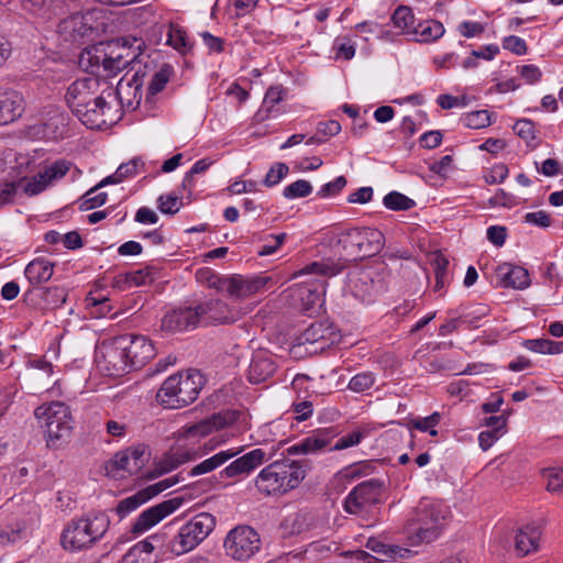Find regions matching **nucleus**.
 <instances>
[{"instance_id":"nucleus-27","label":"nucleus","mask_w":563,"mask_h":563,"mask_svg":"<svg viewBox=\"0 0 563 563\" xmlns=\"http://www.w3.org/2000/svg\"><path fill=\"white\" fill-rule=\"evenodd\" d=\"M496 278L500 286L525 289L530 285L529 273L521 266L503 263L496 268Z\"/></svg>"},{"instance_id":"nucleus-19","label":"nucleus","mask_w":563,"mask_h":563,"mask_svg":"<svg viewBox=\"0 0 563 563\" xmlns=\"http://www.w3.org/2000/svg\"><path fill=\"white\" fill-rule=\"evenodd\" d=\"M177 482V477L173 476L140 489L135 494L119 501L115 508L117 515L122 518L128 516L158 494L174 486Z\"/></svg>"},{"instance_id":"nucleus-11","label":"nucleus","mask_w":563,"mask_h":563,"mask_svg":"<svg viewBox=\"0 0 563 563\" xmlns=\"http://www.w3.org/2000/svg\"><path fill=\"white\" fill-rule=\"evenodd\" d=\"M239 418L236 411H224L211 417L201 419L195 423H187L179 428L175 433L177 441H187L190 443L199 442L201 439L210 437L225 428L232 426Z\"/></svg>"},{"instance_id":"nucleus-30","label":"nucleus","mask_w":563,"mask_h":563,"mask_svg":"<svg viewBox=\"0 0 563 563\" xmlns=\"http://www.w3.org/2000/svg\"><path fill=\"white\" fill-rule=\"evenodd\" d=\"M275 372V364L272 356L264 352H256L249 367V380L254 384L262 383L273 375Z\"/></svg>"},{"instance_id":"nucleus-42","label":"nucleus","mask_w":563,"mask_h":563,"mask_svg":"<svg viewBox=\"0 0 563 563\" xmlns=\"http://www.w3.org/2000/svg\"><path fill=\"white\" fill-rule=\"evenodd\" d=\"M260 0H230L227 14L230 20H238L255 10Z\"/></svg>"},{"instance_id":"nucleus-51","label":"nucleus","mask_w":563,"mask_h":563,"mask_svg":"<svg viewBox=\"0 0 563 563\" xmlns=\"http://www.w3.org/2000/svg\"><path fill=\"white\" fill-rule=\"evenodd\" d=\"M23 8L36 15H48L55 5V0H23Z\"/></svg>"},{"instance_id":"nucleus-6","label":"nucleus","mask_w":563,"mask_h":563,"mask_svg":"<svg viewBox=\"0 0 563 563\" xmlns=\"http://www.w3.org/2000/svg\"><path fill=\"white\" fill-rule=\"evenodd\" d=\"M203 385V377L197 371L170 375L157 391V400L166 408L176 409L194 402Z\"/></svg>"},{"instance_id":"nucleus-20","label":"nucleus","mask_w":563,"mask_h":563,"mask_svg":"<svg viewBox=\"0 0 563 563\" xmlns=\"http://www.w3.org/2000/svg\"><path fill=\"white\" fill-rule=\"evenodd\" d=\"M142 79L135 74L131 78H122L117 85L115 92L112 91V98H107L112 104L121 110H135L142 100Z\"/></svg>"},{"instance_id":"nucleus-28","label":"nucleus","mask_w":563,"mask_h":563,"mask_svg":"<svg viewBox=\"0 0 563 563\" xmlns=\"http://www.w3.org/2000/svg\"><path fill=\"white\" fill-rule=\"evenodd\" d=\"M24 108V100L15 90L0 91V124H8L19 118Z\"/></svg>"},{"instance_id":"nucleus-47","label":"nucleus","mask_w":563,"mask_h":563,"mask_svg":"<svg viewBox=\"0 0 563 563\" xmlns=\"http://www.w3.org/2000/svg\"><path fill=\"white\" fill-rule=\"evenodd\" d=\"M24 525L18 522L12 526L0 528V547L13 544L22 539Z\"/></svg>"},{"instance_id":"nucleus-50","label":"nucleus","mask_w":563,"mask_h":563,"mask_svg":"<svg viewBox=\"0 0 563 563\" xmlns=\"http://www.w3.org/2000/svg\"><path fill=\"white\" fill-rule=\"evenodd\" d=\"M432 265L434 267L435 274V290L442 289L445 284L449 282L446 269L449 265V261L442 255H435Z\"/></svg>"},{"instance_id":"nucleus-18","label":"nucleus","mask_w":563,"mask_h":563,"mask_svg":"<svg viewBox=\"0 0 563 563\" xmlns=\"http://www.w3.org/2000/svg\"><path fill=\"white\" fill-rule=\"evenodd\" d=\"M382 484L369 479L357 485L345 498L344 509L352 515H360L379 501Z\"/></svg>"},{"instance_id":"nucleus-55","label":"nucleus","mask_w":563,"mask_h":563,"mask_svg":"<svg viewBox=\"0 0 563 563\" xmlns=\"http://www.w3.org/2000/svg\"><path fill=\"white\" fill-rule=\"evenodd\" d=\"M284 99V89L280 86L271 87L264 97L263 106L266 111V115L263 119L268 117V113L272 112L273 108L279 103Z\"/></svg>"},{"instance_id":"nucleus-24","label":"nucleus","mask_w":563,"mask_h":563,"mask_svg":"<svg viewBox=\"0 0 563 563\" xmlns=\"http://www.w3.org/2000/svg\"><path fill=\"white\" fill-rule=\"evenodd\" d=\"M198 324V313L189 307L172 310L162 320V329L172 333L188 331Z\"/></svg>"},{"instance_id":"nucleus-58","label":"nucleus","mask_w":563,"mask_h":563,"mask_svg":"<svg viewBox=\"0 0 563 563\" xmlns=\"http://www.w3.org/2000/svg\"><path fill=\"white\" fill-rule=\"evenodd\" d=\"M516 205H517L516 198L503 189H498L494 194V196H492L487 201V206L489 208H497V207L512 208Z\"/></svg>"},{"instance_id":"nucleus-10","label":"nucleus","mask_w":563,"mask_h":563,"mask_svg":"<svg viewBox=\"0 0 563 563\" xmlns=\"http://www.w3.org/2000/svg\"><path fill=\"white\" fill-rule=\"evenodd\" d=\"M339 243L353 257H367L380 251L384 235L377 229L354 228L340 234Z\"/></svg>"},{"instance_id":"nucleus-49","label":"nucleus","mask_w":563,"mask_h":563,"mask_svg":"<svg viewBox=\"0 0 563 563\" xmlns=\"http://www.w3.org/2000/svg\"><path fill=\"white\" fill-rule=\"evenodd\" d=\"M367 431L365 429H356L352 432L341 437L331 448V450L340 451L357 445L365 437Z\"/></svg>"},{"instance_id":"nucleus-60","label":"nucleus","mask_w":563,"mask_h":563,"mask_svg":"<svg viewBox=\"0 0 563 563\" xmlns=\"http://www.w3.org/2000/svg\"><path fill=\"white\" fill-rule=\"evenodd\" d=\"M456 30L461 36L472 38L479 36L485 31V25L479 22L463 21Z\"/></svg>"},{"instance_id":"nucleus-9","label":"nucleus","mask_w":563,"mask_h":563,"mask_svg":"<svg viewBox=\"0 0 563 563\" xmlns=\"http://www.w3.org/2000/svg\"><path fill=\"white\" fill-rule=\"evenodd\" d=\"M448 515V508L439 501L424 500L419 506V522L415 533L408 537L411 547L430 543L435 540Z\"/></svg>"},{"instance_id":"nucleus-53","label":"nucleus","mask_w":563,"mask_h":563,"mask_svg":"<svg viewBox=\"0 0 563 563\" xmlns=\"http://www.w3.org/2000/svg\"><path fill=\"white\" fill-rule=\"evenodd\" d=\"M375 383L372 373H361L352 377L349 383V388L355 393H362L369 389Z\"/></svg>"},{"instance_id":"nucleus-56","label":"nucleus","mask_w":563,"mask_h":563,"mask_svg":"<svg viewBox=\"0 0 563 563\" xmlns=\"http://www.w3.org/2000/svg\"><path fill=\"white\" fill-rule=\"evenodd\" d=\"M515 133L530 144L536 139V130L532 121L528 119L518 120L514 125Z\"/></svg>"},{"instance_id":"nucleus-25","label":"nucleus","mask_w":563,"mask_h":563,"mask_svg":"<svg viewBox=\"0 0 563 563\" xmlns=\"http://www.w3.org/2000/svg\"><path fill=\"white\" fill-rule=\"evenodd\" d=\"M200 322H233L238 319V313L231 310L227 303L221 300H209L195 308Z\"/></svg>"},{"instance_id":"nucleus-7","label":"nucleus","mask_w":563,"mask_h":563,"mask_svg":"<svg viewBox=\"0 0 563 563\" xmlns=\"http://www.w3.org/2000/svg\"><path fill=\"white\" fill-rule=\"evenodd\" d=\"M343 266L331 260H323L320 262H313L302 269L292 274L291 278H298L300 276L312 275L314 288L310 289L306 286H298L295 291L298 299L301 301L303 310L308 311L317 305H321V292L324 287V278H329L338 275L342 271Z\"/></svg>"},{"instance_id":"nucleus-54","label":"nucleus","mask_w":563,"mask_h":563,"mask_svg":"<svg viewBox=\"0 0 563 563\" xmlns=\"http://www.w3.org/2000/svg\"><path fill=\"white\" fill-rule=\"evenodd\" d=\"M167 43L175 49L184 53L187 49L186 33L178 26L170 25L168 30Z\"/></svg>"},{"instance_id":"nucleus-46","label":"nucleus","mask_w":563,"mask_h":563,"mask_svg":"<svg viewBox=\"0 0 563 563\" xmlns=\"http://www.w3.org/2000/svg\"><path fill=\"white\" fill-rule=\"evenodd\" d=\"M509 175V169L505 164H496L483 170V179L487 185H498L505 181Z\"/></svg>"},{"instance_id":"nucleus-32","label":"nucleus","mask_w":563,"mask_h":563,"mask_svg":"<svg viewBox=\"0 0 563 563\" xmlns=\"http://www.w3.org/2000/svg\"><path fill=\"white\" fill-rule=\"evenodd\" d=\"M240 452H241V450H235V449H228L224 451H220V452L216 453L214 455H212V456L203 460L202 462L198 463L197 465H195L190 470L189 474L191 476H198V475L210 473V472L217 470L218 467L222 466L224 463H227L229 460H231L232 457L238 455Z\"/></svg>"},{"instance_id":"nucleus-35","label":"nucleus","mask_w":563,"mask_h":563,"mask_svg":"<svg viewBox=\"0 0 563 563\" xmlns=\"http://www.w3.org/2000/svg\"><path fill=\"white\" fill-rule=\"evenodd\" d=\"M445 29L437 20H428L416 25L413 36L419 42H432L443 36Z\"/></svg>"},{"instance_id":"nucleus-33","label":"nucleus","mask_w":563,"mask_h":563,"mask_svg":"<svg viewBox=\"0 0 563 563\" xmlns=\"http://www.w3.org/2000/svg\"><path fill=\"white\" fill-rule=\"evenodd\" d=\"M54 265L44 258L32 261L25 268V276L33 285L46 283L53 275Z\"/></svg>"},{"instance_id":"nucleus-59","label":"nucleus","mask_w":563,"mask_h":563,"mask_svg":"<svg viewBox=\"0 0 563 563\" xmlns=\"http://www.w3.org/2000/svg\"><path fill=\"white\" fill-rule=\"evenodd\" d=\"M212 163L213 162L208 158L197 161L191 169L185 175L183 179V187L185 189H190L194 185V176L205 173L212 165Z\"/></svg>"},{"instance_id":"nucleus-1","label":"nucleus","mask_w":563,"mask_h":563,"mask_svg":"<svg viewBox=\"0 0 563 563\" xmlns=\"http://www.w3.org/2000/svg\"><path fill=\"white\" fill-rule=\"evenodd\" d=\"M101 80L88 76L71 82L66 91L65 100L73 113L89 129H107L122 118V112L108 101L112 98V90L104 89L99 96Z\"/></svg>"},{"instance_id":"nucleus-16","label":"nucleus","mask_w":563,"mask_h":563,"mask_svg":"<svg viewBox=\"0 0 563 563\" xmlns=\"http://www.w3.org/2000/svg\"><path fill=\"white\" fill-rule=\"evenodd\" d=\"M185 501L186 499L183 496H176L145 509L135 519L131 532L135 536L145 533L166 517L178 510Z\"/></svg>"},{"instance_id":"nucleus-5","label":"nucleus","mask_w":563,"mask_h":563,"mask_svg":"<svg viewBox=\"0 0 563 563\" xmlns=\"http://www.w3.org/2000/svg\"><path fill=\"white\" fill-rule=\"evenodd\" d=\"M109 523V517L104 512H89L74 518L64 528L60 544L68 552L89 549L104 536Z\"/></svg>"},{"instance_id":"nucleus-29","label":"nucleus","mask_w":563,"mask_h":563,"mask_svg":"<svg viewBox=\"0 0 563 563\" xmlns=\"http://www.w3.org/2000/svg\"><path fill=\"white\" fill-rule=\"evenodd\" d=\"M88 16L76 13L63 20L58 26L59 33L69 41H78L92 30Z\"/></svg>"},{"instance_id":"nucleus-22","label":"nucleus","mask_w":563,"mask_h":563,"mask_svg":"<svg viewBox=\"0 0 563 563\" xmlns=\"http://www.w3.org/2000/svg\"><path fill=\"white\" fill-rule=\"evenodd\" d=\"M541 529L534 523L517 528L514 534L512 552L516 558H525L540 550Z\"/></svg>"},{"instance_id":"nucleus-26","label":"nucleus","mask_w":563,"mask_h":563,"mask_svg":"<svg viewBox=\"0 0 563 563\" xmlns=\"http://www.w3.org/2000/svg\"><path fill=\"white\" fill-rule=\"evenodd\" d=\"M266 283L267 278L265 277L244 278L234 276L227 279L225 289L230 296L244 299L260 292L264 289Z\"/></svg>"},{"instance_id":"nucleus-15","label":"nucleus","mask_w":563,"mask_h":563,"mask_svg":"<svg viewBox=\"0 0 563 563\" xmlns=\"http://www.w3.org/2000/svg\"><path fill=\"white\" fill-rule=\"evenodd\" d=\"M148 461V454L144 448H131L125 451L118 452L106 464V473L108 476L119 479L136 474Z\"/></svg>"},{"instance_id":"nucleus-23","label":"nucleus","mask_w":563,"mask_h":563,"mask_svg":"<svg viewBox=\"0 0 563 563\" xmlns=\"http://www.w3.org/2000/svg\"><path fill=\"white\" fill-rule=\"evenodd\" d=\"M275 455L274 451H266L264 449H254L241 457L231 462L221 474L227 477H235L242 474H249L257 466L263 464L265 461L273 459Z\"/></svg>"},{"instance_id":"nucleus-4","label":"nucleus","mask_w":563,"mask_h":563,"mask_svg":"<svg viewBox=\"0 0 563 563\" xmlns=\"http://www.w3.org/2000/svg\"><path fill=\"white\" fill-rule=\"evenodd\" d=\"M307 475L305 464L292 460L275 461L264 467L255 478V486L266 496L284 495L300 485Z\"/></svg>"},{"instance_id":"nucleus-64","label":"nucleus","mask_w":563,"mask_h":563,"mask_svg":"<svg viewBox=\"0 0 563 563\" xmlns=\"http://www.w3.org/2000/svg\"><path fill=\"white\" fill-rule=\"evenodd\" d=\"M288 173V167L284 163H277L274 166L271 167L268 170L266 177H265V185L268 187H272L276 184H278Z\"/></svg>"},{"instance_id":"nucleus-41","label":"nucleus","mask_w":563,"mask_h":563,"mask_svg":"<svg viewBox=\"0 0 563 563\" xmlns=\"http://www.w3.org/2000/svg\"><path fill=\"white\" fill-rule=\"evenodd\" d=\"M137 166L139 163L135 159L121 164L114 174L106 177L99 183V187L123 181L125 178L131 177L137 173Z\"/></svg>"},{"instance_id":"nucleus-2","label":"nucleus","mask_w":563,"mask_h":563,"mask_svg":"<svg viewBox=\"0 0 563 563\" xmlns=\"http://www.w3.org/2000/svg\"><path fill=\"white\" fill-rule=\"evenodd\" d=\"M134 58L130 47L120 42L98 43L85 48L79 56V66L99 76H115Z\"/></svg>"},{"instance_id":"nucleus-62","label":"nucleus","mask_w":563,"mask_h":563,"mask_svg":"<svg viewBox=\"0 0 563 563\" xmlns=\"http://www.w3.org/2000/svg\"><path fill=\"white\" fill-rule=\"evenodd\" d=\"M335 57L350 60L355 55V45L350 38L336 40L334 43Z\"/></svg>"},{"instance_id":"nucleus-43","label":"nucleus","mask_w":563,"mask_h":563,"mask_svg":"<svg viewBox=\"0 0 563 563\" xmlns=\"http://www.w3.org/2000/svg\"><path fill=\"white\" fill-rule=\"evenodd\" d=\"M440 415L438 412H433L432 415L424 417L412 419L407 423L409 430L416 429L421 432H428L430 435L435 437L438 434L437 426L440 422Z\"/></svg>"},{"instance_id":"nucleus-52","label":"nucleus","mask_w":563,"mask_h":563,"mask_svg":"<svg viewBox=\"0 0 563 563\" xmlns=\"http://www.w3.org/2000/svg\"><path fill=\"white\" fill-rule=\"evenodd\" d=\"M170 74L172 69L168 66H164L157 73H155L148 86L150 93L155 95L162 91L168 82Z\"/></svg>"},{"instance_id":"nucleus-34","label":"nucleus","mask_w":563,"mask_h":563,"mask_svg":"<svg viewBox=\"0 0 563 563\" xmlns=\"http://www.w3.org/2000/svg\"><path fill=\"white\" fill-rule=\"evenodd\" d=\"M329 444L328 432L321 431L305 439L301 443L290 446L287 451L294 454H308L321 451Z\"/></svg>"},{"instance_id":"nucleus-21","label":"nucleus","mask_w":563,"mask_h":563,"mask_svg":"<svg viewBox=\"0 0 563 563\" xmlns=\"http://www.w3.org/2000/svg\"><path fill=\"white\" fill-rule=\"evenodd\" d=\"M124 347L130 358L132 368H140L148 363L155 355L153 343L142 335H121Z\"/></svg>"},{"instance_id":"nucleus-13","label":"nucleus","mask_w":563,"mask_h":563,"mask_svg":"<svg viewBox=\"0 0 563 563\" xmlns=\"http://www.w3.org/2000/svg\"><path fill=\"white\" fill-rule=\"evenodd\" d=\"M225 554L234 561L251 560L261 549V538L250 526L231 529L223 542Z\"/></svg>"},{"instance_id":"nucleus-48","label":"nucleus","mask_w":563,"mask_h":563,"mask_svg":"<svg viewBox=\"0 0 563 563\" xmlns=\"http://www.w3.org/2000/svg\"><path fill=\"white\" fill-rule=\"evenodd\" d=\"M415 202L407 196L393 191L385 196L384 206L390 210H409Z\"/></svg>"},{"instance_id":"nucleus-44","label":"nucleus","mask_w":563,"mask_h":563,"mask_svg":"<svg viewBox=\"0 0 563 563\" xmlns=\"http://www.w3.org/2000/svg\"><path fill=\"white\" fill-rule=\"evenodd\" d=\"M463 124L470 129H483L490 125V114L486 110H478L466 113L463 119Z\"/></svg>"},{"instance_id":"nucleus-63","label":"nucleus","mask_w":563,"mask_h":563,"mask_svg":"<svg viewBox=\"0 0 563 563\" xmlns=\"http://www.w3.org/2000/svg\"><path fill=\"white\" fill-rule=\"evenodd\" d=\"M258 190L257 183L253 180H234L228 188L229 195H242L249 192H256Z\"/></svg>"},{"instance_id":"nucleus-17","label":"nucleus","mask_w":563,"mask_h":563,"mask_svg":"<svg viewBox=\"0 0 563 563\" xmlns=\"http://www.w3.org/2000/svg\"><path fill=\"white\" fill-rule=\"evenodd\" d=\"M233 433H219L209 438L198 449H191L184 452H177L175 456H167L158 464L159 474L170 472L179 466L181 463L197 460L211 451L216 450L222 444H225L231 438Z\"/></svg>"},{"instance_id":"nucleus-12","label":"nucleus","mask_w":563,"mask_h":563,"mask_svg":"<svg viewBox=\"0 0 563 563\" xmlns=\"http://www.w3.org/2000/svg\"><path fill=\"white\" fill-rule=\"evenodd\" d=\"M98 368L107 376H122L132 369L121 336L102 342L96 352Z\"/></svg>"},{"instance_id":"nucleus-39","label":"nucleus","mask_w":563,"mask_h":563,"mask_svg":"<svg viewBox=\"0 0 563 563\" xmlns=\"http://www.w3.org/2000/svg\"><path fill=\"white\" fill-rule=\"evenodd\" d=\"M542 478L548 492L563 495V467H549L543 470Z\"/></svg>"},{"instance_id":"nucleus-40","label":"nucleus","mask_w":563,"mask_h":563,"mask_svg":"<svg viewBox=\"0 0 563 563\" xmlns=\"http://www.w3.org/2000/svg\"><path fill=\"white\" fill-rule=\"evenodd\" d=\"M154 551V545L150 539L142 540L134 544L124 555L123 560L126 563H135L139 561L145 562L150 560L151 553Z\"/></svg>"},{"instance_id":"nucleus-45","label":"nucleus","mask_w":563,"mask_h":563,"mask_svg":"<svg viewBox=\"0 0 563 563\" xmlns=\"http://www.w3.org/2000/svg\"><path fill=\"white\" fill-rule=\"evenodd\" d=\"M312 186L308 180L299 179L284 188L283 195L287 199L303 198L311 194Z\"/></svg>"},{"instance_id":"nucleus-38","label":"nucleus","mask_w":563,"mask_h":563,"mask_svg":"<svg viewBox=\"0 0 563 563\" xmlns=\"http://www.w3.org/2000/svg\"><path fill=\"white\" fill-rule=\"evenodd\" d=\"M86 308L90 314L96 318L106 317L111 311V305L106 296L90 292L85 299Z\"/></svg>"},{"instance_id":"nucleus-61","label":"nucleus","mask_w":563,"mask_h":563,"mask_svg":"<svg viewBox=\"0 0 563 563\" xmlns=\"http://www.w3.org/2000/svg\"><path fill=\"white\" fill-rule=\"evenodd\" d=\"M503 48L519 56L525 55L528 52L525 40L516 35L506 36L503 40Z\"/></svg>"},{"instance_id":"nucleus-37","label":"nucleus","mask_w":563,"mask_h":563,"mask_svg":"<svg viewBox=\"0 0 563 563\" xmlns=\"http://www.w3.org/2000/svg\"><path fill=\"white\" fill-rule=\"evenodd\" d=\"M523 346L531 352L542 354H559L563 352V342H554L543 338L526 340Z\"/></svg>"},{"instance_id":"nucleus-14","label":"nucleus","mask_w":563,"mask_h":563,"mask_svg":"<svg viewBox=\"0 0 563 563\" xmlns=\"http://www.w3.org/2000/svg\"><path fill=\"white\" fill-rule=\"evenodd\" d=\"M73 164L58 159L44 165L35 175L19 180L21 192L36 196L59 181L71 168Z\"/></svg>"},{"instance_id":"nucleus-31","label":"nucleus","mask_w":563,"mask_h":563,"mask_svg":"<svg viewBox=\"0 0 563 563\" xmlns=\"http://www.w3.org/2000/svg\"><path fill=\"white\" fill-rule=\"evenodd\" d=\"M366 547L375 552L385 555L386 560L398 561V560H411L418 550L401 548L399 545L385 544L379 540L369 539Z\"/></svg>"},{"instance_id":"nucleus-8","label":"nucleus","mask_w":563,"mask_h":563,"mask_svg":"<svg viewBox=\"0 0 563 563\" xmlns=\"http://www.w3.org/2000/svg\"><path fill=\"white\" fill-rule=\"evenodd\" d=\"M216 518L208 512H200L185 523L170 542V552L180 555L194 550L214 529Z\"/></svg>"},{"instance_id":"nucleus-36","label":"nucleus","mask_w":563,"mask_h":563,"mask_svg":"<svg viewBox=\"0 0 563 563\" xmlns=\"http://www.w3.org/2000/svg\"><path fill=\"white\" fill-rule=\"evenodd\" d=\"M393 25L400 31L402 34L412 35L416 29L415 15L409 7H398L393 16Z\"/></svg>"},{"instance_id":"nucleus-57","label":"nucleus","mask_w":563,"mask_h":563,"mask_svg":"<svg viewBox=\"0 0 563 563\" xmlns=\"http://www.w3.org/2000/svg\"><path fill=\"white\" fill-rule=\"evenodd\" d=\"M157 203H158V209L163 213H169V214H174V213L178 212V210L183 206L181 199L179 197H177L175 195H170V194L161 196L157 200Z\"/></svg>"},{"instance_id":"nucleus-3","label":"nucleus","mask_w":563,"mask_h":563,"mask_svg":"<svg viewBox=\"0 0 563 563\" xmlns=\"http://www.w3.org/2000/svg\"><path fill=\"white\" fill-rule=\"evenodd\" d=\"M34 417L48 448L58 449L69 441L75 422L68 405L63 401L42 404L35 408Z\"/></svg>"}]
</instances>
